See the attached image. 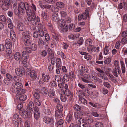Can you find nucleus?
I'll use <instances>...</instances> for the list:
<instances>
[{"label":"nucleus","mask_w":127,"mask_h":127,"mask_svg":"<svg viewBox=\"0 0 127 127\" xmlns=\"http://www.w3.org/2000/svg\"><path fill=\"white\" fill-rule=\"evenodd\" d=\"M27 19L29 21L31 22L32 25H37L36 16L34 13H33L30 15L27 16Z\"/></svg>","instance_id":"nucleus-4"},{"label":"nucleus","mask_w":127,"mask_h":127,"mask_svg":"<svg viewBox=\"0 0 127 127\" xmlns=\"http://www.w3.org/2000/svg\"><path fill=\"white\" fill-rule=\"evenodd\" d=\"M33 96L35 99H38L40 98V95L39 93L37 91H34Z\"/></svg>","instance_id":"nucleus-37"},{"label":"nucleus","mask_w":127,"mask_h":127,"mask_svg":"<svg viewBox=\"0 0 127 127\" xmlns=\"http://www.w3.org/2000/svg\"><path fill=\"white\" fill-rule=\"evenodd\" d=\"M36 30L39 32V35L40 36L42 37L44 36V33H46L47 32L46 29L43 27L41 24H38V26L36 27Z\"/></svg>","instance_id":"nucleus-3"},{"label":"nucleus","mask_w":127,"mask_h":127,"mask_svg":"<svg viewBox=\"0 0 127 127\" xmlns=\"http://www.w3.org/2000/svg\"><path fill=\"white\" fill-rule=\"evenodd\" d=\"M30 36L29 32L27 31L24 32L22 33V40L30 39Z\"/></svg>","instance_id":"nucleus-12"},{"label":"nucleus","mask_w":127,"mask_h":127,"mask_svg":"<svg viewBox=\"0 0 127 127\" xmlns=\"http://www.w3.org/2000/svg\"><path fill=\"white\" fill-rule=\"evenodd\" d=\"M96 127H103V124L100 122H97L95 124Z\"/></svg>","instance_id":"nucleus-50"},{"label":"nucleus","mask_w":127,"mask_h":127,"mask_svg":"<svg viewBox=\"0 0 127 127\" xmlns=\"http://www.w3.org/2000/svg\"><path fill=\"white\" fill-rule=\"evenodd\" d=\"M85 95L82 93H80L79 95V98L80 103H82L84 105H86L87 104L86 100L84 98Z\"/></svg>","instance_id":"nucleus-11"},{"label":"nucleus","mask_w":127,"mask_h":127,"mask_svg":"<svg viewBox=\"0 0 127 127\" xmlns=\"http://www.w3.org/2000/svg\"><path fill=\"white\" fill-rule=\"evenodd\" d=\"M14 58L16 60H20L22 59L21 54L19 52H16L14 56Z\"/></svg>","instance_id":"nucleus-27"},{"label":"nucleus","mask_w":127,"mask_h":127,"mask_svg":"<svg viewBox=\"0 0 127 127\" xmlns=\"http://www.w3.org/2000/svg\"><path fill=\"white\" fill-rule=\"evenodd\" d=\"M55 80L59 83L60 81L62 82V80L60 77L59 75H55Z\"/></svg>","instance_id":"nucleus-51"},{"label":"nucleus","mask_w":127,"mask_h":127,"mask_svg":"<svg viewBox=\"0 0 127 127\" xmlns=\"http://www.w3.org/2000/svg\"><path fill=\"white\" fill-rule=\"evenodd\" d=\"M60 13L62 17H65L67 15L66 13L65 12L63 11H60Z\"/></svg>","instance_id":"nucleus-62"},{"label":"nucleus","mask_w":127,"mask_h":127,"mask_svg":"<svg viewBox=\"0 0 127 127\" xmlns=\"http://www.w3.org/2000/svg\"><path fill=\"white\" fill-rule=\"evenodd\" d=\"M69 76L67 74H65L64 75L63 79L62 80V82L63 83H64L65 81H68L69 80Z\"/></svg>","instance_id":"nucleus-38"},{"label":"nucleus","mask_w":127,"mask_h":127,"mask_svg":"<svg viewBox=\"0 0 127 127\" xmlns=\"http://www.w3.org/2000/svg\"><path fill=\"white\" fill-rule=\"evenodd\" d=\"M50 79V77L49 75L43 73L41 76V78L39 80V83L41 84H42L45 83L49 82Z\"/></svg>","instance_id":"nucleus-2"},{"label":"nucleus","mask_w":127,"mask_h":127,"mask_svg":"<svg viewBox=\"0 0 127 127\" xmlns=\"http://www.w3.org/2000/svg\"><path fill=\"white\" fill-rule=\"evenodd\" d=\"M24 6L23 2L20 3L18 7L16 5L14 6L13 10L16 15H19L20 14H22L25 13V11L24 8Z\"/></svg>","instance_id":"nucleus-1"},{"label":"nucleus","mask_w":127,"mask_h":127,"mask_svg":"<svg viewBox=\"0 0 127 127\" xmlns=\"http://www.w3.org/2000/svg\"><path fill=\"white\" fill-rule=\"evenodd\" d=\"M15 72L17 76L21 77L24 74L25 71L24 68L22 67H21L16 68L15 70Z\"/></svg>","instance_id":"nucleus-8"},{"label":"nucleus","mask_w":127,"mask_h":127,"mask_svg":"<svg viewBox=\"0 0 127 127\" xmlns=\"http://www.w3.org/2000/svg\"><path fill=\"white\" fill-rule=\"evenodd\" d=\"M23 66L25 67H27L28 66V65L27 62V60L26 59L23 60Z\"/></svg>","instance_id":"nucleus-64"},{"label":"nucleus","mask_w":127,"mask_h":127,"mask_svg":"<svg viewBox=\"0 0 127 127\" xmlns=\"http://www.w3.org/2000/svg\"><path fill=\"white\" fill-rule=\"evenodd\" d=\"M5 46L6 48L11 49L12 47V42L9 39H7L5 40Z\"/></svg>","instance_id":"nucleus-18"},{"label":"nucleus","mask_w":127,"mask_h":127,"mask_svg":"<svg viewBox=\"0 0 127 127\" xmlns=\"http://www.w3.org/2000/svg\"><path fill=\"white\" fill-rule=\"evenodd\" d=\"M92 42V41L91 39H89L86 40L85 42V45L86 46L90 45Z\"/></svg>","instance_id":"nucleus-41"},{"label":"nucleus","mask_w":127,"mask_h":127,"mask_svg":"<svg viewBox=\"0 0 127 127\" xmlns=\"http://www.w3.org/2000/svg\"><path fill=\"white\" fill-rule=\"evenodd\" d=\"M41 15L42 18L46 20H48L49 19V16L47 13L45 11H42Z\"/></svg>","instance_id":"nucleus-28"},{"label":"nucleus","mask_w":127,"mask_h":127,"mask_svg":"<svg viewBox=\"0 0 127 127\" xmlns=\"http://www.w3.org/2000/svg\"><path fill=\"white\" fill-rule=\"evenodd\" d=\"M34 102L35 104L39 106H40L41 105V102L38 99H35L34 100Z\"/></svg>","instance_id":"nucleus-58"},{"label":"nucleus","mask_w":127,"mask_h":127,"mask_svg":"<svg viewBox=\"0 0 127 127\" xmlns=\"http://www.w3.org/2000/svg\"><path fill=\"white\" fill-rule=\"evenodd\" d=\"M24 8L26 11L27 16L34 13L32 12V10L30 9L29 5L28 3L26 2L25 3H24Z\"/></svg>","instance_id":"nucleus-9"},{"label":"nucleus","mask_w":127,"mask_h":127,"mask_svg":"<svg viewBox=\"0 0 127 127\" xmlns=\"http://www.w3.org/2000/svg\"><path fill=\"white\" fill-rule=\"evenodd\" d=\"M12 86L13 87L17 90L21 89L23 87V85L20 82L13 83L12 84Z\"/></svg>","instance_id":"nucleus-19"},{"label":"nucleus","mask_w":127,"mask_h":127,"mask_svg":"<svg viewBox=\"0 0 127 127\" xmlns=\"http://www.w3.org/2000/svg\"><path fill=\"white\" fill-rule=\"evenodd\" d=\"M12 81L10 80L7 78V77L5 78L4 80V83L7 85H9V84Z\"/></svg>","instance_id":"nucleus-48"},{"label":"nucleus","mask_w":127,"mask_h":127,"mask_svg":"<svg viewBox=\"0 0 127 127\" xmlns=\"http://www.w3.org/2000/svg\"><path fill=\"white\" fill-rule=\"evenodd\" d=\"M65 91L64 94L65 95L68 96H69L71 94V91L68 89V86L67 84L66 83L64 85Z\"/></svg>","instance_id":"nucleus-16"},{"label":"nucleus","mask_w":127,"mask_h":127,"mask_svg":"<svg viewBox=\"0 0 127 127\" xmlns=\"http://www.w3.org/2000/svg\"><path fill=\"white\" fill-rule=\"evenodd\" d=\"M26 92L25 89H23V88L21 89H19L17 90L16 91V94L18 95H20L25 93Z\"/></svg>","instance_id":"nucleus-25"},{"label":"nucleus","mask_w":127,"mask_h":127,"mask_svg":"<svg viewBox=\"0 0 127 127\" xmlns=\"http://www.w3.org/2000/svg\"><path fill=\"white\" fill-rule=\"evenodd\" d=\"M6 18L3 15H1L0 16V21L3 22H5L6 21Z\"/></svg>","instance_id":"nucleus-54"},{"label":"nucleus","mask_w":127,"mask_h":127,"mask_svg":"<svg viewBox=\"0 0 127 127\" xmlns=\"http://www.w3.org/2000/svg\"><path fill=\"white\" fill-rule=\"evenodd\" d=\"M74 117L76 120L79 119L81 117L80 116V114L78 112H75L74 113Z\"/></svg>","instance_id":"nucleus-45"},{"label":"nucleus","mask_w":127,"mask_h":127,"mask_svg":"<svg viewBox=\"0 0 127 127\" xmlns=\"http://www.w3.org/2000/svg\"><path fill=\"white\" fill-rule=\"evenodd\" d=\"M121 65L122 72L123 73H124L126 71L125 67L123 61H122L121 62Z\"/></svg>","instance_id":"nucleus-36"},{"label":"nucleus","mask_w":127,"mask_h":127,"mask_svg":"<svg viewBox=\"0 0 127 127\" xmlns=\"http://www.w3.org/2000/svg\"><path fill=\"white\" fill-rule=\"evenodd\" d=\"M66 121L68 122H70L73 120V115L71 114H69L66 117Z\"/></svg>","instance_id":"nucleus-34"},{"label":"nucleus","mask_w":127,"mask_h":127,"mask_svg":"<svg viewBox=\"0 0 127 127\" xmlns=\"http://www.w3.org/2000/svg\"><path fill=\"white\" fill-rule=\"evenodd\" d=\"M19 121L20 124L21 125L22 124L23 122V120L21 118H19V115L17 113H16L14 114L12 120L13 121L15 120H17Z\"/></svg>","instance_id":"nucleus-17"},{"label":"nucleus","mask_w":127,"mask_h":127,"mask_svg":"<svg viewBox=\"0 0 127 127\" xmlns=\"http://www.w3.org/2000/svg\"><path fill=\"white\" fill-rule=\"evenodd\" d=\"M112 73L113 75L116 77H118V74H119L121 73V70L120 67H115L114 69H113Z\"/></svg>","instance_id":"nucleus-14"},{"label":"nucleus","mask_w":127,"mask_h":127,"mask_svg":"<svg viewBox=\"0 0 127 127\" xmlns=\"http://www.w3.org/2000/svg\"><path fill=\"white\" fill-rule=\"evenodd\" d=\"M29 74L32 80H35L37 78V75L36 72L34 70H32L29 72Z\"/></svg>","instance_id":"nucleus-15"},{"label":"nucleus","mask_w":127,"mask_h":127,"mask_svg":"<svg viewBox=\"0 0 127 127\" xmlns=\"http://www.w3.org/2000/svg\"><path fill=\"white\" fill-rule=\"evenodd\" d=\"M57 108L58 110L60 111H63V107L60 104H57Z\"/></svg>","instance_id":"nucleus-60"},{"label":"nucleus","mask_w":127,"mask_h":127,"mask_svg":"<svg viewBox=\"0 0 127 127\" xmlns=\"http://www.w3.org/2000/svg\"><path fill=\"white\" fill-rule=\"evenodd\" d=\"M55 118L56 120H58L59 119L62 118L63 116V115L61 112L57 111L55 113Z\"/></svg>","instance_id":"nucleus-22"},{"label":"nucleus","mask_w":127,"mask_h":127,"mask_svg":"<svg viewBox=\"0 0 127 127\" xmlns=\"http://www.w3.org/2000/svg\"><path fill=\"white\" fill-rule=\"evenodd\" d=\"M122 20V21L124 22H127V14H126L123 15Z\"/></svg>","instance_id":"nucleus-47"},{"label":"nucleus","mask_w":127,"mask_h":127,"mask_svg":"<svg viewBox=\"0 0 127 127\" xmlns=\"http://www.w3.org/2000/svg\"><path fill=\"white\" fill-rule=\"evenodd\" d=\"M68 25H66L62 29V30L64 32H65L68 31Z\"/></svg>","instance_id":"nucleus-59"},{"label":"nucleus","mask_w":127,"mask_h":127,"mask_svg":"<svg viewBox=\"0 0 127 127\" xmlns=\"http://www.w3.org/2000/svg\"><path fill=\"white\" fill-rule=\"evenodd\" d=\"M28 106L30 110V112L31 113L33 112V108L34 107V103L30 101L29 103Z\"/></svg>","instance_id":"nucleus-31"},{"label":"nucleus","mask_w":127,"mask_h":127,"mask_svg":"<svg viewBox=\"0 0 127 127\" xmlns=\"http://www.w3.org/2000/svg\"><path fill=\"white\" fill-rule=\"evenodd\" d=\"M43 121L45 123L53 124L54 123V120L53 118L52 117H45L43 119Z\"/></svg>","instance_id":"nucleus-10"},{"label":"nucleus","mask_w":127,"mask_h":127,"mask_svg":"<svg viewBox=\"0 0 127 127\" xmlns=\"http://www.w3.org/2000/svg\"><path fill=\"white\" fill-rule=\"evenodd\" d=\"M44 44V42L43 40L41 38L39 37L38 41V45L39 48H42Z\"/></svg>","instance_id":"nucleus-23"},{"label":"nucleus","mask_w":127,"mask_h":127,"mask_svg":"<svg viewBox=\"0 0 127 127\" xmlns=\"http://www.w3.org/2000/svg\"><path fill=\"white\" fill-rule=\"evenodd\" d=\"M78 119L77 121V123L78 126H80L81 123H84L85 121V120L82 117Z\"/></svg>","instance_id":"nucleus-35"},{"label":"nucleus","mask_w":127,"mask_h":127,"mask_svg":"<svg viewBox=\"0 0 127 127\" xmlns=\"http://www.w3.org/2000/svg\"><path fill=\"white\" fill-rule=\"evenodd\" d=\"M48 59L50 60V57L54 56V54L52 52V50L50 48H48L47 50Z\"/></svg>","instance_id":"nucleus-26"},{"label":"nucleus","mask_w":127,"mask_h":127,"mask_svg":"<svg viewBox=\"0 0 127 127\" xmlns=\"http://www.w3.org/2000/svg\"><path fill=\"white\" fill-rule=\"evenodd\" d=\"M64 123V120L62 119H60L56 123V125L57 127H64L63 124Z\"/></svg>","instance_id":"nucleus-24"},{"label":"nucleus","mask_w":127,"mask_h":127,"mask_svg":"<svg viewBox=\"0 0 127 127\" xmlns=\"http://www.w3.org/2000/svg\"><path fill=\"white\" fill-rule=\"evenodd\" d=\"M56 67H58L59 68H60L61 67V59L59 58L56 59Z\"/></svg>","instance_id":"nucleus-32"},{"label":"nucleus","mask_w":127,"mask_h":127,"mask_svg":"<svg viewBox=\"0 0 127 127\" xmlns=\"http://www.w3.org/2000/svg\"><path fill=\"white\" fill-rule=\"evenodd\" d=\"M94 46L92 45H90L88 46L87 47L88 51L90 53L92 52L95 49Z\"/></svg>","instance_id":"nucleus-33"},{"label":"nucleus","mask_w":127,"mask_h":127,"mask_svg":"<svg viewBox=\"0 0 127 127\" xmlns=\"http://www.w3.org/2000/svg\"><path fill=\"white\" fill-rule=\"evenodd\" d=\"M55 95V92L53 89H50L48 93V95L50 98H53Z\"/></svg>","instance_id":"nucleus-29"},{"label":"nucleus","mask_w":127,"mask_h":127,"mask_svg":"<svg viewBox=\"0 0 127 127\" xmlns=\"http://www.w3.org/2000/svg\"><path fill=\"white\" fill-rule=\"evenodd\" d=\"M91 76L89 75L84 74L81 78L82 81L84 83H90L91 80Z\"/></svg>","instance_id":"nucleus-6"},{"label":"nucleus","mask_w":127,"mask_h":127,"mask_svg":"<svg viewBox=\"0 0 127 127\" xmlns=\"http://www.w3.org/2000/svg\"><path fill=\"white\" fill-rule=\"evenodd\" d=\"M31 47L32 50L33 51H35L37 49V46L35 44H32Z\"/></svg>","instance_id":"nucleus-55"},{"label":"nucleus","mask_w":127,"mask_h":127,"mask_svg":"<svg viewBox=\"0 0 127 127\" xmlns=\"http://www.w3.org/2000/svg\"><path fill=\"white\" fill-rule=\"evenodd\" d=\"M81 70L84 73H87L88 72V70L87 68L83 66H81Z\"/></svg>","instance_id":"nucleus-56"},{"label":"nucleus","mask_w":127,"mask_h":127,"mask_svg":"<svg viewBox=\"0 0 127 127\" xmlns=\"http://www.w3.org/2000/svg\"><path fill=\"white\" fill-rule=\"evenodd\" d=\"M27 98V96L25 95H23L20 96L19 98L20 100L22 101L26 100Z\"/></svg>","instance_id":"nucleus-44"},{"label":"nucleus","mask_w":127,"mask_h":127,"mask_svg":"<svg viewBox=\"0 0 127 127\" xmlns=\"http://www.w3.org/2000/svg\"><path fill=\"white\" fill-rule=\"evenodd\" d=\"M55 57L54 56L50 57V59L51 60V63L52 64L54 65L55 64Z\"/></svg>","instance_id":"nucleus-53"},{"label":"nucleus","mask_w":127,"mask_h":127,"mask_svg":"<svg viewBox=\"0 0 127 127\" xmlns=\"http://www.w3.org/2000/svg\"><path fill=\"white\" fill-rule=\"evenodd\" d=\"M9 6L3 3L2 5V8L3 10H7L9 9Z\"/></svg>","instance_id":"nucleus-43"},{"label":"nucleus","mask_w":127,"mask_h":127,"mask_svg":"<svg viewBox=\"0 0 127 127\" xmlns=\"http://www.w3.org/2000/svg\"><path fill=\"white\" fill-rule=\"evenodd\" d=\"M6 53L7 56H9L12 53V51L10 49L6 48Z\"/></svg>","instance_id":"nucleus-61"},{"label":"nucleus","mask_w":127,"mask_h":127,"mask_svg":"<svg viewBox=\"0 0 127 127\" xmlns=\"http://www.w3.org/2000/svg\"><path fill=\"white\" fill-rule=\"evenodd\" d=\"M23 41L25 42L24 44L26 46H30L31 44V41L30 40V39L25 40Z\"/></svg>","instance_id":"nucleus-40"},{"label":"nucleus","mask_w":127,"mask_h":127,"mask_svg":"<svg viewBox=\"0 0 127 127\" xmlns=\"http://www.w3.org/2000/svg\"><path fill=\"white\" fill-rule=\"evenodd\" d=\"M91 114L93 116L95 117H98L99 116V114L96 112L95 111H92Z\"/></svg>","instance_id":"nucleus-63"},{"label":"nucleus","mask_w":127,"mask_h":127,"mask_svg":"<svg viewBox=\"0 0 127 127\" xmlns=\"http://www.w3.org/2000/svg\"><path fill=\"white\" fill-rule=\"evenodd\" d=\"M119 62L118 60H116L114 62V64L115 67H119Z\"/></svg>","instance_id":"nucleus-57"},{"label":"nucleus","mask_w":127,"mask_h":127,"mask_svg":"<svg viewBox=\"0 0 127 127\" xmlns=\"http://www.w3.org/2000/svg\"><path fill=\"white\" fill-rule=\"evenodd\" d=\"M57 22L59 26L61 27L64 26L65 24V21L64 19L59 20Z\"/></svg>","instance_id":"nucleus-30"},{"label":"nucleus","mask_w":127,"mask_h":127,"mask_svg":"<svg viewBox=\"0 0 127 127\" xmlns=\"http://www.w3.org/2000/svg\"><path fill=\"white\" fill-rule=\"evenodd\" d=\"M92 78H93V81L95 82H96L98 81L100 83L102 82V81L101 79L96 77H94L93 76H92Z\"/></svg>","instance_id":"nucleus-42"},{"label":"nucleus","mask_w":127,"mask_h":127,"mask_svg":"<svg viewBox=\"0 0 127 127\" xmlns=\"http://www.w3.org/2000/svg\"><path fill=\"white\" fill-rule=\"evenodd\" d=\"M34 114L35 118L36 119H38L40 117V113L38 108L35 107L34 109Z\"/></svg>","instance_id":"nucleus-13"},{"label":"nucleus","mask_w":127,"mask_h":127,"mask_svg":"<svg viewBox=\"0 0 127 127\" xmlns=\"http://www.w3.org/2000/svg\"><path fill=\"white\" fill-rule=\"evenodd\" d=\"M14 81L16 82L15 83L20 82L21 79L20 78L16 76H14L13 78Z\"/></svg>","instance_id":"nucleus-49"},{"label":"nucleus","mask_w":127,"mask_h":127,"mask_svg":"<svg viewBox=\"0 0 127 127\" xmlns=\"http://www.w3.org/2000/svg\"><path fill=\"white\" fill-rule=\"evenodd\" d=\"M96 70L98 72L97 73L98 75L101 78L106 80H108V79L107 77L104 74V72L100 68H97Z\"/></svg>","instance_id":"nucleus-5"},{"label":"nucleus","mask_w":127,"mask_h":127,"mask_svg":"<svg viewBox=\"0 0 127 127\" xmlns=\"http://www.w3.org/2000/svg\"><path fill=\"white\" fill-rule=\"evenodd\" d=\"M89 16L88 12L87 11L83 13L82 14H80L78 16L79 20H81L82 19L84 20H86L87 17Z\"/></svg>","instance_id":"nucleus-7"},{"label":"nucleus","mask_w":127,"mask_h":127,"mask_svg":"<svg viewBox=\"0 0 127 127\" xmlns=\"http://www.w3.org/2000/svg\"><path fill=\"white\" fill-rule=\"evenodd\" d=\"M56 5L57 7L60 8H63L64 6V4L62 2H58L56 3Z\"/></svg>","instance_id":"nucleus-39"},{"label":"nucleus","mask_w":127,"mask_h":127,"mask_svg":"<svg viewBox=\"0 0 127 127\" xmlns=\"http://www.w3.org/2000/svg\"><path fill=\"white\" fill-rule=\"evenodd\" d=\"M58 15L57 13H55L53 14L52 17V20L54 22H58L59 20Z\"/></svg>","instance_id":"nucleus-20"},{"label":"nucleus","mask_w":127,"mask_h":127,"mask_svg":"<svg viewBox=\"0 0 127 127\" xmlns=\"http://www.w3.org/2000/svg\"><path fill=\"white\" fill-rule=\"evenodd\" d=\"M74 108L75 110L79 111L81 109V107L78 105L75 104L74 106Z\"/></svg>","instance_id":"nucleus-52"},{"label":"nucleus","mask_w":127,"mask_h":127,"mask_svg":"<svg viewBox=\"0 0 127 127\" xmlns=\"http://www.w3.org/2000/svg\"><path fill=\"white\" fill-rule=\"evenodd\" d=\"M109 53V50L108 49L107 47H105L103 50V54L105 55H108Z\"/></svg>","instance_id":"nucleus-46"},{"label":"nucleus","mask_w":127,"mask_h":127,"mask_svg":"<svg viewBox=\"0 0 127 127\" xmlns=\"http://www.w3.org/2000/svg\"><path fill=\"white\" fill-rule=\"evenodd\" d=\"M17 27L19 31H23L25 28V25L21 23H19L18 24Z\"/></svg>","instance_id":"nucleus-21"}]
</instances>
